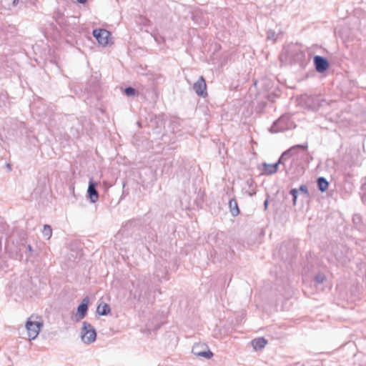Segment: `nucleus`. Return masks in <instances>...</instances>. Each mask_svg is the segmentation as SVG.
Listing matches in <instances>:
<instances>
[{"mask_svg": "<svg viewBox=\"0 0 366 366\" xmlns=\"http://www.w3.org/2000/svg\"><path fill=\"white\" fill-rule=\"evenodd\" d=\"M81 340L85 344H90L96 340L97 332L94 327L87 322H83L81 331Z\"/></svg>", "mask_w": 366, "mask_h": 366, "instance_id": "nucleus-3", "label": "nucleus"}, {"mask_svg": "<svg viewBox=\"0 0 366 366\" xmlns=\"http://www.w3.org/2000/svg\"><path fill=\"white\" fill-rule=\"evenodd\" d=\"M229 207L230 212L233 217H236L239 214V209L237 201L232 199L229 202Z\"/></svg>", "mask_w": 366, "mask_h": 366, "instance_id": "nucleus-15", "label": "nucleus"}, {"mask_svg": "<svg viewBox=\"0 0 366 366\" xmlns=\"http://www.w3.org/2000/svg\"><path fill=\"white\" fill-rule=\"evenodd\" d=\"M193 89L198 96L205 97L207 95V84L203 76H200L198 80L194 83Z\"/></svg>", "mask_w": 366, "mask_h": 366, "instance_id": "nucleus-8", "label": "nucleus"}, {"mask_svg": "<svg viewBox=\"0 0 366 366\" xmlns=\"http://www.w3.org/2000/svg\"><path fill=\"white\" fill-rule=\"evenodd\" d=\"M154 274L159 281L168 280V269L164 262H163V263L157 262L156 264Z\"/></svg>", "mask_w": 366, "mask_h": 366, "instance_id": "nucleus-9", "label": "nucleus"}, {"mask_svg": "<svg viewBox=\"0 0 366 366\" xmlns=\"http://www.w3.org/2000/svg\"><path fill=\"white\" fill-rule=\"evenodd\" d=\"M89 302V298L86 297L83 299L81 303L77 307V312L74 316L75 320L76 322L80 321L84 319L88 311V305Z\"/></svg>", "mask_w": 366, "mask_h": 366, "instance_id": "nucleus-7", "label": "nucleus"}, {"mask_svg": "<svg viewBox=\"0 0 366 366\" xmlns=\"http://www.w3.org/2000/svg\"><path fill=\"white\" fill-rule=\"evenodd\" d=\"M43 235L46 237L48 239H50V237L52 235V229L50 225L45 224L44 226V229L42 231Z\"/></svg>", "mask_w": 366, "mask_h": 366, "instance_id": "nucleus-17", "label": "nucleus"}, {"mask_svg": "<svg viewBox=\"0 0 366 366\" xmlns=\"http://www.w3.org/2000/svg\"><path fill=\"white\" fill-rule=\"evenodd\" d=\"M27 249L29 250V251H31L32 250V247L31 245H27Z\"/></svg>", "mask_w": 366, "mask_h": 366, "instance_id": "nucleus-32", "label": "nucleus"}, {"mask_svg": "<svg viewBox=\"0 0 366 366\" xmlns=\"http://www.w3.org/2000/svg\"><path fill=\"white\" fill-rule=\"evenodd\" d=\"M93 36L96 38L99 44L106 46L109 44V37L110 33L103 29H94L93 31Z\"/></svg>", "mask_w": 366, "mask_h": 366, "instance_id": "nucleus-6", "label": "nucleus"}, {"mask_svg": "<svg viewBox=\"0 0 366 366\" xmlns=\"http://www.w3.org/2000/svg\"><path fill=\"white\" fill-rule=\"evenodd\" d=\"M97 312L100 315H107L110 312V307L106 303H101L97 307Z\"/></svg>", "mask_w": 366, "mask_h": 366, "instance_id": "nucleus-16", "label": "nucleus"}, {"mask_svg": "<svg viewBox=\"0 0 366 366\" xmlns=\"http://www.w3.org/2000/svg\"><path fill=\"white\" fill-rule=\"evenodd\" d=\"M329 67V62L324 58H322V72Z\"/></svg>", "mask_w": 366, "mask_h": 366, "instance_id": "nucleus-23", "label": "nucleus"}, {"mask_svg": "<svg viewBox=\"0 0 366 366\" xmlns=\"http://www.w3.org/2000/svg\"><path fill=\"white\" fill-rule=\"evenodd\" d=\"M315 280H316L317 282H320V276L317 274V275L315 277Z\"/></svg>", "mask_w": 366, "mask_h": 366, "instance_id": "nucleus-30", "label": "nucleus"}, {"mask_svg": "<svg viewBox=\"0 0 366 366\" xmlns=\"http://www.w3.org/2000/svg\"><path fill=\"white\" fill-rule=\"evenodd\" d=\"M285 118L282 117L279 119H277L273 125L270 128V131L273 133H277L279 132H282L286 129V127L282 124V123L285 122Z\"/></svg>", "mask_w": 366, "mask_h": 366, "instance_id": "nucleus-13", "label": "nucleus"}, {"mask_svg": "<svg viewBox=\"0 0 366 366\" xmlns=\"http://www.w3.org/2000/svg\"><path fill=\"white\" fill-rule=\"evenodd\" d=\"M290 194L292 196L293 203H294V204H296V201H297V198L298 190L296 189H292L290 191Z\"/></svg>", "mask_w": 366, "mask_h": 366, "instance_id": "nucleus-22", "label": "nucleus"}, {"mask_svg": "<svg viewBox=\"0 0 366 366\" xmlns=\"http://www.w3.org/2000/svg\"><path fill=\"white\" fill-rule=\"evenodd\" d=\"M192 352L194 355L207 360L211 359L213 356V353L209 350L207 345L203 342L195 343L192 347Z\"/></svg>", "mask_w": 366, "mask_h": 366, "instance_id": "nucleus-5", "label": "nucleus"}, {"mask_svg": "<svg viewBox=\"0 0 366 366\" xmlns=\"http://www.w3.org/2000/svg\"><path fill=\"white\" fill-rule=\"evenodd\" d=\"M80 4H84L86 2V0H76Z\"/></svg>", "mask_w": 366, "mask_h": 366, "instance_id": "nucleus-31", "label": "nucleus"}, {"mask_svg": "<svg viewBox=\"0 0 366 366\" xmlns=\"http://www.w3.org/2000/svg\"><path fill=\"white\" fill-rule=\"evenodd\" d=\"M31 319L32 317H30L25 325L29 340L36 339L40 332L41 328L43 327L42 322L33 321Z\"/></svg>", "mask_w": 366, "mask_h": 366, "instance_id": "nucleus-4", "label": "nucleus"}, {"mask_svg": "<svg viewBox=\"0 0 366 366\" xmlns=\"http://www.w3.org/2000/svg\"><path fill=\"white\" fill-rule=\"evenodd\" d=\"M316 182H317V188L319 190H320V183H321L320 177L317 179Z\"/></svg>", "mask_w": 366, "mask_h": 366, "instance_id": "nucleus-27", "label": "nucleus"}, {"mask_svg": "<svg viewBox=\"0 0 366 366\" xmlns=\"http://www.w3.org/2000/svg\"><path fill=\"white\" fill-rule=\"evenodd\" d=\"M307 144H297L282 153L280 158V162L282 163L287 172H292L293 164L300 165L305 160L307 157Z\"/></svg>", "mask_w": 366, "mask_h": 366, "instance_id": "nucleus-2", "label": "nucleus"}, {"mask_svg": "<svg viewBox=\"0 0 366 366\" xmlns=\"http://www.w3.org/2000/svg\"><path fill=\"white\" fill-rule=\"evenodd\" d=\"M275 36H276L275 31H274L272 30H269L267 31V39L268 40H273V41H274L275 40Z\"/></svg>", "mask_w": 366, "mask_h": 366, "instance_id": "nucleus-21", "label": "nucleus"}, {"mask_svg": "<svg viewBox=\"0 0 366 366\" xmlns=\"http://www.w3.org/2000/svg\"><path fill=\"white\" fill-rule=\"evenodd\" d=\"M267 343V341L263 337L257 338L252 341V345L255 350L264 347Z\"/></svg>", "mask_w": 366, "mask_h": 366, "instance_id": "nucleus-14", "label": "nucleus"}, {"mask_svg": "<svg viewBox=\"0 0 366 366\" xmlns=\"http://www.w3.org/2000/svg\"><path fill=\"white\" fill-rule=\"evenodd\" d=\"M300 190L301 192H302L303 193L305 194H307V187L305 186V185H302L300 187Z\"/></svg>", "mask_w": 366, "mask_h": 366, "instance_id": "nucleus-26", "label": "nucleus"}, {"mask_svg": "<svg viewBox=\"0 0 366 366\" xmlns=\"http://www.w3.org/2000/svg\"><path fill=\"white\" fill-rule=\"evenodd\" d=\"M87 192L91 202L95 203L99 198L98 192L96 189V183L92 181L89 182Z\"/></svg>", "mask_w": 366, "mask_h": 366, "instance_id": "nucleus-11", "label": "nucleus"}, {"mask_svg": "<svg viewBox=\"0 0 366 366\" xmlns=\"http://www.w3.org/2000/svg\"><path fill=\"white\" fill-rule=\"evenodd\" d=\"M124 94L128 97H133L136 95L137 92L134 88L129 86L124 89Z\"/></svg>", "mask_w": 366, "mask_h": 366, "instance_id": "nucleus-18", "label": "nucleus"}, {"mask_svg": "<svg viewBox=\"0 0 366 366\" xmlns=\"http://www.w3.org/2000/svg\"><path fill=\"white\" fill-rule=\"evenodd\" d=\"M133 287H134V283H133ZM131 293L134 295V297L140 298L142 297V292L137 290H134V288L131 289Z\"/></svg>", "mask_w": 366, "mask_h": 366, "instance_id": "nucleus-24", "label": "nucleus"}, {"mask_svg": "<svg viewBox=\"0 0 366 366\" xmlns=\"http://www.w3.org/2000/svg\"><path fill=\"white\" fill-rule=\"evenodd\" d=\"M314 64L315 69L318 72H320V56L317 55L314 57Z\"/></svg>", "mask_w": 366, "mask_h": 366, "instance_id": "nucleus-20", "label": "nucleus"}, {"mask_svg": "<svg viewBox=\"0 0 366 366\" xmlns=\"http://www.w3.org/2000/svg\"><path fill=\"white\" fill-rule=\"evenodd\" d=\"M305 102L309 109L317 111L320 107V100L318 96H307L305 98Z\"/></svg>", "mask_w": 366, "mask_h": 366, "instance_id": "nucleus-10", "label": "nucleus"}, {"mask_svg": "<svg viewBox=\"0 0 366 366\" xmlns=\"http://www.w3.org/2000/svg\"><path fill=\"white\" fill-rule=\"evenodd\" d=\"M7 169H11V167H10V165H9V164L8 165Z\"/></svg>", "mask_w": 366, "mask_h": 366, "instance_id": "nucleus-33", "label": "nucleus"}, {"mask_svg": "<svg viewBox=\"0 0 366 366\" xmlns=\"http://www.w3.org/2000/svg\"><path fill=\"white\" fill-rule=\"evenodd\" d=\"M280 164H282V163L280 162V160L274 164L263 163V174L270 175L276 173Z\"/></svg>", "mask_w": 366, "mask_h": 366, "instance_id": "nucleus-12", "label": "nucleus"}, {"mask_svg": "<svg viewBox=\"0 0 366 366\" xmlns=\"http://www.w3.org/2000/svg\"><path fill=\"white\" fill-rule=\"evenodd\" d=\"M328 185V182H327L325 178L322 177V192L327 189Z\"/></svg>", "mask_w": 366, "mask_h": 366, "instance_id": "nucleus-25", "label": "nucleus"}, {"mask_svg": "<svg viewBox=\"0 0 366 366\" xmlns=\"http://www.w3.org/2000/svg\"><path fill=\"white\" fill-rule=\"evenodd\" d=\"M247 184L250 188V191H249L247 192L248 195L250 196V197L254 196L256 194V190H255L254 188H253V183H252V182L250 181V180H247Z\"/></svg>", "mask_w": 366, "mask_h": 366, "instance_id": "nucleus-19", "label": "nucleus"}, {"mask_svg": "<svg viewBox=\"0 0 366 366\" xmlns=\"http://www.w3.org/2000/svg\"><path fill=\"white\" fill-rule=\"evenodd\" d=\"M312 49L305 50L297 44H290L285 46L280 55V61L284 64H297L304 67L311 59Z\"/></svg>", "mask_w": 366, "mask_h": 366, "instance_id": "nucleus-1", "label": "nucleus"}, {"mask_svg": "<svg viewBox=\"0 0 366 366\" xmlns=\"http://www.w3.org/2000/svg\"><path fill=\"white\" fill-rule=\"evenodd\" d=\"M268 205V200L266 199L264 202V209H267Z\"/></svg>", "mask_w": 366, "mask_h": 366, "instance_id": "nucleus-29", "label": "nucleus"}, {"mask_svg": "<svg viewBox=\"0 0 366 366\" xmlns=\"http://www.w3.org/2000/svg\"><path fill=\"white\" fill-rule=\"evenodd\" d=\"M19 0H14L13 3H12L13 6H17V4H19Z\"/></svg>", "mask_w": 366, "mask_h": 366, "instance_id": "nucleus-28", "label": "nucleus"}, {"mask_svg": "<svg viewBox=\"0 0 366 366\" xmlns=\"http://www.w3.org/2000/svg\"><path fill=\"white\" fill-rule=\"evenodd\" d=\"M7 169H11V167H10V165H9V164L8 165Z\"/></svg>", "mask_w": 366, "mask_h": 366, "instance_id": "nucleus-34", "label": "nucleus"}]
</instances>
